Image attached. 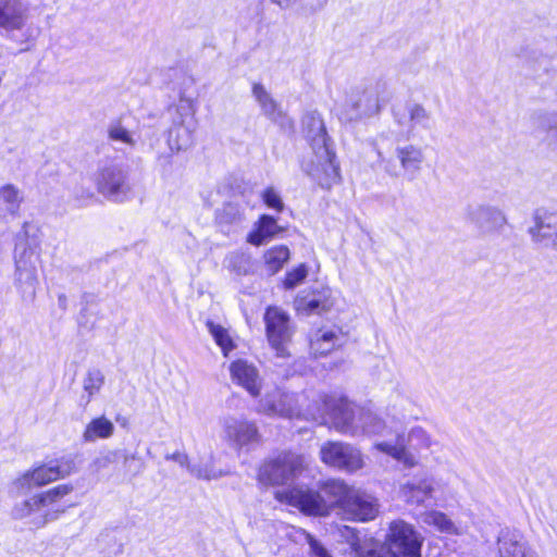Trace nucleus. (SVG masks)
<instances>
[{"label":"nucleus","mask_w":557,"mask_h":557,"mask_svg":"<svg viewBox=\"0 0 557 557\" xmlns=\"http://www.w3.org/2000/svg\"><path fill=\"white\" fill-rule=\"evenodd\" d=\"M302 132L311 148L304 161V171L322 188L330 189L341 181L333 141L326 133L325 124L317 111L307 112L302 117Z\"/></svg>","instance_id":"nucleus-1"},{"label":"nucleus","mask_w":557,"mask_h":557,"mask_svg":"<svg viewBox=\"0 0 557 557\" xmlns=\"http://www.w3.org/2000/svg\"><path fill=\"white\" fill-rule=\"evenodd\" d=\"M347 542L356 557H421L424 536L411 523L396 519L388 523L380 548L366 549L357 533L346 528Z\"/></svg>","instance_id":"nucleus-2"},{"label":"nucleus","mask_w":557,"mask_h":557,"mask_svg":"<svg viewBox=\"0 0 557 557\" xmlns=\"http://www.w3.org/2000/svg\"><path fill=\"white\" fill-rule=\"evenodd\" d=\"M326 414L332 419L334 428L347 435L381 436L384 440L394 437L395 432L370 409L354 406L346 399L325 398Z\"/></svg>","instance_id":"nucleus-3"},{"label":"nucleus","mask_w":557,"mask_h":557,"mask_svg":"<svg viewBox=\"0 0 557 557\" xmlns=\"http://www.w3.org/2000/svg\"><path fill=\"white\" fill-rule=\"evenodd\" d=\"M352 490L342 480H329L321 485L319 492L294 487L285 493H277L276 497L286 500L305 513L324 516L334 505L343 509L344 503Z\"/></svg>","instance_id":"nucleus-4"},{"label":"nucleus","mask_w":557,"mask_h":557,"mask_svg":"<svg viewBox=\"0 0 557 557\" xmlns=\"http://www.w3.org/2000/svg\"><path fill=\"white\" fill-rule=\"evenodd\" d=\"M432 444L431 435L423 428L413 426L407 436L404 432L395 431L394 437L375 442L373 448L411 469L419 463V458L413 451L429 449Z\"/></svg>","instance_id":"nucleus-5"},{"label":"nucleus","mask_w":557,"mask_h":557,"mask_svg":"<svg viewBox=\"0 0 557 557\" xmlns=\"http://www.w3.org/2000/svg\"><path fill=\"white\" fill-rule=\"evenodd\" d=\"M304 398V395L287 392L283 388L275 387L272 391H269L264 394L263 397L260 398L256 411L261 414H265L268 417H278V418H305L319 420L324 419L326 414L325 407L323 409H301L300 400Z\"/></svg>","instance_id":"nucleus-6"},{"label":"nucleus","mask_w":557,"mask_h":557,"mask_svg":"<svg viewBox=\"0 0 557 557\" xmlns=\"http://www.w3.org/2000/svg\"><path fill=\"white\" fill-rule=\"evenodd\" d=\"M380 87L377 84L352 88L345 100L341 117L347 122L370 117L381 111Z\"/></svg>","instance_id":"nucleus-7"},{"label":"nucleus","mask_w":557,"mask_h":557,"mask_svg":"<svg viewBox=\"0 0 557 557\" xmlns=\"http://www.w3.org/2000/svg\"><path fill=\"white\" fill-rule=\"evenodd\" d=\"M176 114L177 116L173 119V124L168 134V145L172 152H180L190 147L197 128L195 107L190 99H180Z\"/></svg>","instance_id":"nucleus-8"},{"label":"nucleus","mask_w":557,"mask_h":557,"mask_svg":"<svg viewBox=\"0 0 557 557\" xmlns=\"http://www.w3.org/2000/svg\"><path fill=\"white\" fill-rule=\"evenodd\" d=\"M323 463L349 473L364 468V456L356 446L344 442H326L320 448Z\"/></svg>","instance_id":"nucleus-9"},{"label":"nucleus","mask_w":557,"mask_h":557,"mask_svg":"<svg viewBox=\"0 0 557 557\" xmlns=\"http://www.w3.org/2000/svg\"><path fill=\"white\" fill-rule=\"evenodd\" d=\"M304 469V458L285 451L265 461L259 470V481L263 484L280 485L295 478Z\"/></svg>","instance_id":"nucleus-10"},{"label":"nucleus","mask_w":557,"mask_h":557,"mask_svg":"<svg viewBox=\"0 0 557 557\" xmlns=\"http://www.w3.org/2000/svg\"><path fill=\"white\" fill-rule=\"evenodd\" d=\"M264 323L269 344L276 356L288 357V344L294 333L288 314L276 307H269L264 313Z\"/></svg>","instance_id":"nucleus-11"},{"label":"nucleus","mask_w":557,"mask_h":557,"mask_svg":"<svg viewBox=\"0 0 557 557\" xmlns=\"http://www.w3.org/2000/svg\"><path fill=\"white\" fill-rule=\"evenodd\" d=\"M95 182L98 191L110 200L123 201L131 191L126 172L114 162L99 166Z\"/></svg>","instance_id":"nucleus-12"},{"label":"nucleus","mask_w":557,"mask_h":557,"mask_svg":"<svg viewBox=\"0 0 557 557\" xmlns=\"http://www.w3.org/2000/svg\"><path fill=\"white\" fill-rule=\"evenodd\" d=\"M395 156L399 162V168L392 160L383 159L382 154L379 153L381 162L384 163L385 172L392 177H399L403 175L409 180H413L422 170L425 161L424 150L413 144L396 147Z\"/></svg>","instance_id":"nucleus-13"},{"label":"nucleus","mask_w":557,"mask_h":557,"mask_svg":"<svg viewBox=\"0 0 557 557\" xmlns=\"http://www.w3.org/2000/svg\"><path fill=\"white\" fill-rule=\"evenodd\" d=\"M224 438L236 449L250 447L261 442V434L255 421L233 416L223 419Z\"/></svg>","instance_id":"nucleus-14"},{"label":"nucleus","mask_w":557,"mask_h":557,"mask_svg":"<svg viewBox=\"0 0 557 557\" xmlns=\"http://www.w3.org/2000/svg\"><path fill=\"white\" fill-rule=\"evenodd\" d=\"M73 491L70 484L58 485L40 495H37V527L57 520L66 509L60 500Z\"/></svg>","instance_id":"nucleus-15"},{"label":"nucleus","mask_w":557,"mask_h":557,"mask_svg":"<svg viewBox=\"0 0 557 557\" xmlns=\"http://www.w3.org/2000/svg\"><path fill=\"white\" fill-rule=\"evenodd\" d=\"M343 511L349 519L356 521H371L380 511L377 499L360 490H352L344 503Z\"/></svg>","instance_id":"nucleus-16"},{"label":"nucleus","mask_w":557,"mask_h":557,"mask_svg":"<svg viewBox=\"0 0 557 557\" xmlns=\"http://www.w3.org/2000/svg\"><path fill=\"white\" fill-rule=\"evenodd\" d=\"M467 219L482 234L496 232L507 222L502 210L484 205L469 206L467 209Z\"/></svg>","instance_id":"nucleus-17"},{"label":"nucleus","mask_w":557,"mask_h":557,"mask_svg":"<svg viewBox=\"0 0 557 557\" xmlns=\"http://www.w3.org/2000/svg\"><path fill=\"white\" fill-rule=\"evenodd\" d=\"M529 233L533 243L557 250V213L537 210Z\"/></svg>","instance_id":"nucleus-18"},{"label":"nucleus","mask_w":557,"mask_h":557,"mask_svg":"<svg viewBox=\"0 0 557 557\" xmlns=\"http://www.w3.org/2000/svg\"><path fill=\"white\" fill-rule=\"evenodd\" d=\"M232 381L245 388L252 397H258L262 388V379L253 363L238 359L230 364Z\"/></svg>","instance_id":"nucleus-19"},{"label":"nucleus","mask_w":557,"mask_h":557,"mask_svg":"<svg viewBox=\"0 0 557 557\" xmlns=\"http://www.w3.org/2000/svg\"><path fill=\"white\" fill-rule=\"evenodd\" d=\"M435 492L431 478H413L399 486L398 495L408 505L422 506Z\"/></svg>","instance_id":"nucleus-20"},{"label":"nucleus","mask_w":557,"mask_h":557,"mask_svg":"<svg viewBox=\"0 0 557 557\" xmlns=\"http://www.w3.org/2000/svg\"><path fill=\"white\" fill-rule=\"evenodd\" d=\"M252 95L265 116L274 123L280 124L282 127H293V121L283 112L280 104L262 84H253Z\"/></svg>","instance_id":"nucleus-21"},{"label":"nucleus","mask_w":557,"mask_h":557,"mask_svg":"<svg viewBox=\"0 0 557 557\" xmlns=\"http://www.w3.org/2000/svg\"><path fill=\"white\" fill-rule=\"evenodd\" d=\"M346 336L339 329H320L310 338V348L315 356H325L344 346Z\"/></svg>","instance_id":"nucleus-22"},{"label":"nucleus","mask_w":557,"mask_h":557,"mask_svg":"<svg viewBox=\"0 0 557 557\" xmlns=\"http://www.w3.org/2000/svg\"><path fill=\"white\" fill-rule=\"evenodd\" d=\"M499 557H529L530 553L522 534L517 530L503 529L497 539Z\"/></svg>","instance_id":"nucleus-23"},{"label":"nucleus","mask_w":557,"mask_h":557,"mask_svg":"<svg viewBox=\"0 0 557 557\" xmlns=\"http://www.w3.org/2000/svg\"><path fill=\"white\" fill-rule=\"evenodd\" d=\"M333 305L334 300L330 288H322L296 300L297 310L306 314H321L329 311Z\"/></svg>","instance_id":"nucleus-24"},{"label":"nucleus","mask_w":557,"mask_h":557,"mask_svg":"<svg viewBox=\"0 0 557 557\" xmlns=\"http://www.w3.org/2000/svg\"><path fill=\"white\" fill-rule=\"evenodd\" d=\"M282 232H284V228L277 224L273 216L263 214L255 223L253 230L248 234L247 242L255 246H261Z\"/></svg>","instance_id":"nucleus-25"},{"label":"nucleus","mask_w":557,"mask_h":557,"mask_svg":"<svg viewBox=\"0 0 557 557\" xmlns=\"http://www.w3.org/2000/svg\"><path fill=\"white\" fill-rule=\"evenodd\" d=\"M71 459L61 458L37 467V485L48 484L58 479L70 475L74 471Z\"/></svg>","instance_id":"nucleus-26"},{"label":"nucleus","mask_w":557,"mask_h":557,"mask_svg":"<svg viewBox=\"0 0 557 557\" xmlns=\"http://www.w3.org/2000/svg\"><path fill=\"white\" fill-rule=\"evenodd\" d=\"M21 246L17 244L15 248V275L16 282L21 285H33L35 280L34 267L32 262L33 250L23 248L20 252Z\"/></svg>","instance_id":"nucleus-27"},{"label":"nucleus","mask_w":557,"mask_h":557,"mask_svg":"<svg viewBox=\"0 0 557 557\" xmlns=\"http://www.w3.org/2000/svg\"><path fill=\"white\" fill-rule=\"evenodd\" d=\"M23 10L17 0H0V27L7 29L21 28Z\"/></svg>","instance_id":"nucleus-28"},{"label":"nucleus","mask_w":557,"mask_h":557,"mask_svg":"<svg viewBox=\"0 0 557 557\" xmlns=\"http://www.w3.org/2000/svg\"><path fill=\"white\" fill-rule=\"evenodd\" d=\"M421 520L424 524L434 527L438 532L449 535H460L462 531L455 522L444 512L438 510H428L421 513Z\"/></svg>","instance_id":"nucleus-29"},{"label":"nucleus","mask_w":557,"mask_h":557,"mask_svg":"<svg viewBox=\"0 0 557 557\" xmlns=\"http://www.w3.org/2000/svg\"><path fill=\"white\" fill-rule=\"evenodd\" d=\"M114 432L113 423L106 417L92 419L83 433V441L86 443L95 442L99 438H108Z\"/></svg>","instance_id":"nucleus-30"},{"label":"nucleus","mask_w":557,"mask_h":557,"mask_svg":"<svg viewBox=\"0 0 557 557\" xmlns=\"http://www.w3.org/2000/svg\"><path fill=\"white\" fill-rule=\"evenodd\" d=\"M290 251L285 245L271 247L264 252L263 259L270 274L277 273L289 260Z\"/></svg>","instance_id":"nucleus-31"},{"label":"nucleus","mask_w":557,"mask_h":557,"mask_svg":"<svg viewBox=\"0 0 557 557\" xmlns=\"http://www.w3.org/2000/svg\"><path fill=\"white\" fill-rule=\"evenodd\" d=\"M107 132L109 139L112 141L122 143L131 148L136 146L134 134L122 124L121 120L112 121Z\"/></svg>","instance_id":"nucleus-32"},{"label":"nucleus","mask_w":557,"mask_h":557,"mask_svg":"<svg viewBox=\"0 0 557 557\" xmlns=\"http://www.w3.org/2000/svg\"><path fill=\"white\" fill-rule=\"evenodd\" d=\"M21 203L20 191L13 185L0 188V209L10 213H16Z\"/></svg>","instance_id":"nucleus-33"},{"label":"nucleus","mask_w":557,"mask_h":557,"mask_svg":"<svg viewBox=\"0 0 557 557\" xmlns=\"http://www.w3.org/2000/svg\"><path fill=\"white\" fill-rule=\"evenodd\" d=\"M35 486V470H27L21 478H18L12 487V492L15 495V498L20 497H33L35 498V494L33 492Z\"/></svg>","instance_id":"nucleus-34"},{"label":"nucleus","mask_w":557,"mask_h":557,"mask_svg":"<svg viewBox=\"0 0 557 557\" xmlns=\"http://www.w3.org/2000/svg\"><path fill=\"white\" fill-rule=\"evenodd\" d=\"M207 327L215 343L222 349L224 356H227L231 350L235 347L233 339L231 338L228 331L223 326L213 323L212 321L207 322Z\"/></svg>","instance_id":"nucleus-35"},{"label":"nucleus","mask_w":557,"mask_h":557,"mask_svg":"<svg viewBox=\"0 0 557 557\" xmlns=\"http://www.w3.org/2000/svg\"><path fill=\"white\" fill-rule=\"evenodd\" d=\"M410 127L430 128L431 126V113L419 103H413L408 109Z\"/></svg>","instance_id":"nucleus-36"},{"label":"nucleus","mask_w":557,"mask_h":557,"mask_svg":"<svg viewBox=\"0 0 557 557\" xmlns=\"http://www.w3.org/2000/svg\"><path fill=\"white\" fill-rule=\"evenodd\" d=\"M226 268L236 275H246L250 270V260L244 253H232L226 260Z\"/></svg>","instance_id":"nucleus-37"},{"label":"nucleus","mask_w":557,"mask_h":557,"mask_svg":"<svg viewBox=\"0 0 557 557\" xmlns=\"http://www.w3.org/2000/svg\"><path fill=\"white\" fill-rule=\"evenodd\" d=\"M187 470L191 475L200 480H215L223 475L221 471H216L211 465H190Z\"/></svg>","instance_id":"nucleus-38"},{"label":"nucleus","mask_w":557,"mask_h":557,"mask_svg":"<svg viewBox=\"0 0 557 557\" xmlns=\"http://www.w3.org/2000/svg\"><path fill=\"white\" fill-rule=\"evenodd\" d=\"M104 381V376L100 370H89L87 376L84 380V389L88 393L89 397L97 394Z\"/></svg>","instance_id":"nucleus-39"},{"label":"nucleus","mask_w":557,"mask_h":557,"mask_svg":"<svg viewBox=\"0 0 557 557\" xmlns=\"http://www.w3.org/2000/svg\"><path fill=\"white\" fill-rule=\"evenodd\" d=\"M540 127L546 132L550 144L557 145V113H547L542 116Z\"/></svg>","instance_id":"nucleus-40"},{"label":"nucleus","mask_w":557,"mask_h":557,"mask_svg":"<svg viewBox=\"0 0 557 557\" xmlns=\"http://www.w3.org/2000/svg\"><path fill=\"white\" fill-rule=\"evenodd\" d=\"M308 270L305 264H300L294 270L289 271L286 274V277L284 280V286L285 288H294L307 277Z\"/></svg>","instance_id":"nucleus-41"},{"label":"nucleus","mask_w":557,"mask_h":557,"mask_svg":"<svg viewBox=\"0 0 557 557\" xmlns=\"http://www.w3.org/2000/svg\"><path fill=\"white\" fill-rule=\"evenodd\" d=\"M262 199L269 208L274 209L277 212L283 211L284 202L280 194L273 187H268L263 190Z\"/></svg>","instance_id":"nucleus-42"},{"label":"nucleus","mask_w":557,"mask_h":557,"mask_svg":"<svg viewBox=\"0 0 557 557\" xmlns=\"http://www.w3.org/2000/svg\"><path fill=\"white\" fill-rule=\"evenodd\" d=\"M20 498H21V502H18L16 499V504L12 510V515L16 519H23V518L29 516L33 511V505H34V500H35V498H33V497H27V498L20 497Z\"/></svg>","instance_id":"nucleus-43"},{"label":"nucleus","mask_w":557,"mask_h":557,"mask_svg":"<svg viewBox=\"0 0 557 557\" xmlns=\"http://www.w3.org/2000/svg\"><path fill=\"white\" fill-rule=\"evenodd\" d=\"M117 461V451L110 450L106 454L99 456L96 458L92 462V467L96 471H100L102 469L108 468L111 463H114Z\"/></svg>","instance_id":"nucleus-44"},{"label":"nucleus","mask_w":557,"mask_h":557,"mask_svg":"<svg viewBox=\"0 0 557 557\" xmlns=\"http://www.w3.org/2000/svg\"><path fill=\"white\" fill-rule=\"evenodd\" d=\"M306 540L310 546V557H332L326 548L312 535L307 533Z\"/></svg>","instance_id":"nucleus-45"},{"label":"nucleus","mask_w":557,"mask_h":557,"mask_svg":"<svg viewBox=\"0 0 557 557\" xmlns=\"http://www.w3.org/2000/svg\"><path fill=\"white\" fill-rule=\"evenodd\" d=\"M174 152L171 151L169 148V151H157L156 152V163L157 166L160 168L162 171H168L169 168L172 164V156Z\"/></svg>","instance_id":"nucleus-46"},{"label":"nucleus","mask_w":557,"mask_h":557,"mask_svg":"<svg viewBox=\"0 0 557 557\" xmlns=\"http://www.w3.org/2000/svg\"><path fill=\"white\" fill-rule=\"evenodd\" d=\"M166 460H173L177 462L181 467L188 468L189 466V458L185 453L182 451H175L173 454H169L165 456Z\"/></svg>","instance_id":"nucleus-47"},{"label":"nucleus","mask_w":557,"mask_h":557,"mask_svg":"<svg viewBox=\"0 0 557 557\" xmlns=\"http://www.w3.org/2000/svg\"><path fill=\"white\" fill-rule=\"evenodd\" d=\"M271 1L283 9H287V8H290L292 5H294L298 0H271Z\"/></svg>","instance_id":"nucleus-48"},{"label":"nucleus","mask_w":557,"mask_h":557,"mask_svg":"<svg viewBox=\"0 0 557 557\" xmlns=\"http://www.w3.org/2000/svg\"><path fill=\"white\" fill-rule=\"evenodd\" d=\"M76 197L82 199H91L94 197V193L90 189H88L84 191L81 196L76 193Z\"/></svg>","instance_id":"nucleus-49"},{"label":"nucleus","mask_w":557,"mask_h":557,"mask_svg":"<svg viewBox=\"0 0 557 557\" xmlns=\"http://www.w3.org/2000/svg\"><path fill=\"white\" fill-rule=\"evenodd\" d=\"M59 302H60V306H61L62 308H65V302H66V298H65V296L61 295V296L59 297Z\"/></svg>","instance_id":"nucleus-50"},{"label":"nucleus","mask_w":557,"mask_h":557,"mask_svg":"<svg viewBox=\"0 0 557 557\" xmlns=\"http://www.w3.org/2000/svg\"><path fill=\"white\" fill-rule=\"evenodd\" d=\"M406 405H410V401L408 399L400 398L399 406H401L404 408Z\"/></svg>","instance_id":"nucleus-51"},{"label":"nucleus","mask_w":557,"mask_h":557,"mask_svg":"<svg viewBox=\"0 0 557 557\" xmlns=\"http://www.w3.org/2000/svg\"><path fill=\"white\" fill-rule=\"evenodd\" d=\"M135 459V455H132V456H125V461H127L128 459Z\"/></svg>","instance_id":"nucleus-52"},{"label":"nucleus","mask_w":557,"mask_h":557,"mask_svg":"<svg viewBox=\"0 0 557 557\" xmlns=\"http://www.w3.org/2000/svg\"><path fill=\"white\" fill-rule=\"evenodd\" d=\"M529 557H536V556H535L534 554H532V555H531V556H529Z\"/></svg>","instance_id":"nucleus-53"}]
</instances>
